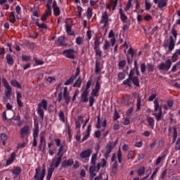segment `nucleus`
Returning <instances> with one entry per match:
<instances>
[{
  "mask_svg": "<svg viewBox=\"0 0 180 180\" xmlns=\"http://www.w3.org/2000/svg\"><path fill=\"white\" fill-rule=\"evenodd\" d=\"M172 36L169 37V39L164 41L163 47L167 49L168 47L169 51H172L175 48V41H176V36H178V31L173 27L171 30Z\"/></svg>",
  "mask_w": 180,
  "mask_h": 180,
  "instance_id": "nucleus-1",
  "label": "nucleus"
},
{
  "mask_svg": "<svg viewBox=\"0 0 180 180\" xmlns=\"http://www.w3.org/2000/svg\"><path fill=\"white\" fill-rule=\"evenodd\" d=\"M61 161L62 160L60 159H58L57 158H54L53 159H52L50 165L51 167L48 169L46 180L51 179V176H53V172H54V169H56V168H58V167L61 164Z\"/></svg>",
  "mask_w": 180,
  "mask_h": 180,
  "instance_id": "nucleus-2",
  "label": "nucleus"
},
{
  "mask_svg": "<svg viewBox=\"0 0 180 180\" xmlns=\"http://www.w3.org/2000/svg\"><path fill=\"white\" fill-rule=\"evenodd\" d=\"M154 110L155 112L153 116H155L157 122H160L162 119V107L160 105L158 100L154 101Z\"/></svg>",
  "mask_w": 180,
  "mask_h": 180,
  "instance_id": "nucleus-3",
  "label": "nucleus"
},
{
  "mask_svg": "<svg viewBox=\"0 0 180 180\" xmlns=\"http://www.w3.org/2000/svg\"><path fill=\"white\" fill-rule=\"evenodd\" d=\"M44 110H47V100L42 99L37 108V112L42 120H44Z\"/></svg>",
  "mask_w": 180,
  "mask_h": 180,
  "instance_id": "nucleus-4",
  "label": "nucleus"
},
{
  "mask_svg": "<svg viewBox=\"0 0 180 180\" xmlns=\"http://www.w3.org/2000/svg\"><path fill=\"white\" fill-rule=\"evenodd\" d=\"M91 154H92V149L91 148H88L85 150L82 151L79 154L80 161L84 163L88 162V161H89V157H91Z\"/></svg>",
  "mask_w": 180,
  "mask_h": 180,
  "instance_id": "nucleus-5",
  "label": "nucleus"
},
{
  "mask_svg": "<svg viewBox=\"0 0 180 180\" xmlns=\"http://www.w3.org/2000/svg\"><path fill=\"white\" fill-rule=\"evenodd\" d=\"M46 176V169L41 170L40 167L35 169V174L34 176V180H44Z\"/></svg>",
  "mask_w": 180,
  "mask_h": 180,
  "instance_id": "nucleus-6",
  "label": "nucleus"
},
{
  "mask_svg": "<svg viewBox=\"0 0 180 180\" xmlns=\"http://www.w3.org/2000/svg\"><path fill=\"white\" fill-rule=\"evenodd\" d=\"M2 84L5 88L4 94L6 98H9L12 95V86L8 82V80L5 77L2 78Z\"/></svg>",
  "mask_w": 180,
  "mask_h": 180,
  "instance_id": "nucleus-7",
  "label": "nucleus"
},
{
  "mask_svg": "<svg viewBox=\"0 0 180 180\" xmlns=\"http://www.w3.org/2000/svg\"><path fill=\"white\" fill-rule=\"evenodd\" d=\"M171 65H172V61L171 59H167L165 63H161L158 65V68L160 71H169Z\"/></svg>",
  "mask_w": 180,
  "mask_h": 180,
  "instance_id": "nucleus-8",
  "label": "nucleus"
},
{
  "mask_svg": "<svg viewBox=\"0 0 180 180\" xmlns=\"http://www.w3.org/2000/svg\"><path fill=\"white\" fill-rule=\"evenodd\" d=\"M134 74H136V70L134 69H131L129 74V78H131L133 79V84L136 85L138 88L140 86V79H139V77L134 76Z\"/></svg>",
  "mask_w": 180,
  "mask_h": 180,
  "instance_id": "nucleus-9",
  "label": "nucleus"
},
{
  "mask_svg": "<svg viewBox=\"0 0 180 180\" xmlns=\"http://www.w3.org/2000/svg\"><path fill=\"white\" fill-rule=\"evenodd\" d=\"M63 54L65 56V57H66V58L74 60L75 58V49H65L63 51Z\"/></svg>",
  "mask_w": 180,
  "mask_h": 180,
  "instance_id": "nucleus-10",
  "label": "nucleus"
},
{
  "mask_svg": "<svg viewBox=\"0 0 180 180\" xmlns=\"http://www.w3.org/2000/svg\"><path fill=\"white\" fill-rule=\"evenodd\" d=\"M30 131V127L29 125H25L20 131V136L21 139H25L29 136Z\"/></svg>",
  "mask_w": 180,
  "mask_h": 180,
  "instance_id": "nucleus-11",
  "label": "nucleus"
},
{
  "mask_svg": "<svg viewBox=\"0 0 180 180\" xmlns=\"http://www.w3.org/2000/svg\"><path fill=\"white\" fill-rule=\"evenodd\" d=\"M46 8L47 9L41 18V20H42V22H45V20H47L49 16H51V5L46 4Z\"/></svg>",
  "mask_w": 180,
  "mask_h": 180,
  "instance_id": "nucleus-12",
  "label": "nucleus"
},
{
  "mask_svg": "<svg viewBox=\"0 0 180 180\" xmlns=\"http://www.w3.org/2000/svg\"><path fill=\"white\" fill-rule=\"evenodd\" d=\"M100 23L103 25V27L108 26V23H109V15L108 14V11L103 13Z\"/></svg>",
  "mask_w": 180,
  "mask_h": 180,
  "instance_id": "nucleus-13",
  "label": "nucleus"
},
{
  "mask_svg": "<svg viewBox=\"0 0 180 180\" xmlns=\"http://www.w3.org/2000/svg\"><path fill=\"white\" fill-rule=\"evenodd\" d=\"M63 98L66 105H68L71 101V97H70V91H68V87L65 86L63 90Z\"/></svg>",
  "mask_w": 180,
  "mask_h": 180,
  "instance_id": "nucleus-14",
  "label": "nucleus"
},
{
  "mask_svg": "<svg viewBox=\"0 0 180 180\" xmlns=\"http://www.w3.org/2000/svg\"><path fill=\"white\" fill-rule=\"evenodd\" d=\"M98 161V152L96 153H94L91 156V165L90 166L91 170H93L94 168H96V162Z\"/></svg>",
  "mask_w": 180,
  "mask_h": 180,
  "instance_id": "nucleus-15",
  "label": "nucleus"
},
{
  "mask_svg": "<svg viewBox=\"0 0 180 180\" xmlns=\"http://www.w3.org/2000/svg\"><path fill=\"white\" fill-rule=\"evenodd\" d=\"M99 91H101V84H99V82H96L95 88L92 89L91 95L93 98H95V96H98V94L99 93Z\"/></svg>",
  "mask_w": 180,
  "mask_h": 180,
  "instance_id": "nucleus-16",
  "label": "nucleus"
},
{
  "mask_svg": "<svg viewBox=\"0 0 180 180\" xmlns=\"http://www.w3.org/2000/svg\"><path fill=\"white\" fill-rule=\"evenodd\" d=\"M167 155H168V152L167 150H165L162 154L161 156H159L157 160H156V162H155V165H158L160 164H161L162 161H164V160H165Z\"/></svg>",
  "mask_w": 180,
  "mask_h": 180,
  "instance_id": "nucleus-17",
  "label": "nucleus"
},
{
  "mask_svg": "<svg viewBox=\"0 0 180 180\" xmlns=\"http://www.w3.org/2000/svg\"><path fill=\"white\" fill-rule=\"evenodd\" d=\"M91 131H92V125L89 124L87 127L86 134L82 139V143H84V141H86V140L89 139V136H91Z\"/></svg>",
  "mask_w": 180,
  "mask_h": 180,
  "instance_id": "nucleus-18",
  "label": "nucleus"
},
{
  "mask_svg": "<svg viewBox=\"0 0 180 180\" xmlns=\"http://www.w3.org/2000/svg\"><path fill=\"white\" fill-rule=\"evenodd\" d=\"M89 95V92L83 91L81 94L80 102H82V103H86V102L89 101V98H88Z\"/></svg>",
  "mask_w": 180,
  "mask_h": 180,
  "instance_id": "nucleus-19",
  "label": "nucleus"
},
{
  "mask_svg": "<svg viewBox=\"0 0 180 180\" xmlns=\"http://www.w3.org/2000/svg\"><path fill=\"white\" fill-rule=\"evenodd\" d=\"M153 2L158 5V7L160 8V9H162V8L167 6V0H153Z\"/></svg>",
  "mask_w": 180,
  "mask_h": 180,
  "instance_id": "nucleus-20",
  "label": "nucleus"
},
{
  "mask_svg": "<svg viewBox=\"0 0 180 180\" xmlns=\"http://www.w3.org/2000/svg\"><path fill=\"white\" fill-rule=\"evenodd\" d=\"M39 139H40V142L39 144H41L42 146H44V148H46V132L42 131L39 134Z\"/></svg>",
  "mask_w": 180,
  "mask_h": 180,
  "instance_id": "nucleus-21",
  "label": "nucleus"
},
{
  "mask_svg": "<svg viewBox=\"0 0 180 180\" xmlns=\"http://www.w3.org/2000/svg\"><path fill=\"white\" fill-rule=\"evenodd\" d=\"M72 164H74V160L69 159L68 160H64L61 164V167L63 168H67V167H71Z\"/></svg>",
  "mask_w": 180,
  "mask_h": 180,
  "instance_id": "nucleus-22",
  "label": "nucleus"
},
{
  "mask_svg": "<svg viewBox=\"0 0 180 180\" xmlns=\"http://www.w3.org/2000/svg\"><path fill=\"white\" fill-rule=\"evenodd\" d=\"M16 95H17V103L19 108H23V103L22 102V93L20 91H16Z\"/></svg>",
  "mask_w": 180,
  "mask_h": 180,
  "instance_id": "nucleus-23",
  "label": "nucleus"
},
{
  "mask_svg": "<svg viewBox=\"0 0 180 180\" xmlns=\"http://www.w3.org/2000/svg\"><path fill=\"white\" fill-rule=\"evenodd\" d=\"M108 37L111 38L110 43L111 46L113 47V46H115V44L116 43V38H115V32H113L112 30L110 31L108 34Z\"/></svg>",
  "mask_w": 180,
  "mask_h": 180,
  "instance_id": "nucleus-24",
  "label": "nucleus"
},
{
  "mask_svg": "<svg viewBox=\"0 0 180 180\" xmlns=\"http://www.w3.org/2000/svg\"><path fill=\"white\" fill-rule=\"evenodd\" d=\"M115 148V145H113V142L109 141L105 146V153H112V150Z\"/></svg>",
  "mask_w": 180,
  "mask_h": 180,
  "instance_id": "nucleus-25",
  "label": "nucleus"
},
{
  "mask_svg": "<svg viewBox=\"0 0 180 180\" xmlns=\"http://www.w3.org/2000/svg\"><path fill=\"white\" fill-rule=\"evenodd\" d=\"M100 170V165H97L96 167H94L92 170H91V167H89V172H90V176L91 178H94V176H96V173H95V171L99 172Z\"/></svg>",
  "mask_w": 180,
  "mask_h": 180,
  "instance_id": "nucleus-26",
  "label": "nucleus"
},
{
  "mask_svg": "<svg viewBox=\"0 0 180 180\" xmlns=\"http://www.w3.org/2000/svg\"><path fill=\"white\" fill-rule=\"evenodd\" d=\"M119 12H120V19L122 20V22L126 23V21L127 20V15H126V14L123 11V9L122 8H120Z\"/></svg>",
  "mask_w": 180,
  "mask_h": 180,
  "instance_id": "nucleus-27",
  "label": "nucleus"
},
{
  "mask_svg": "<svg viewBox=\"0 0 180 180\" xmlns=\"http://www.w3.org/2000/svg\"><path fill=\"white\" fill-rule=\"evenodd\" d=\"M6 59L8 65H13V64L15 63V60L13 59V57L11 56V55L9 53L6 55Z\"/></svg>",
  "mask_w": 180,
  "mask_h": 180,
  "instance_id": "nucleus-28",
  "label": "nucleus"
},
{
  "mask_svg": "<svg viewBox=\"0 0 180 180\" xmlns=\"http://www.w3.org/2000/svg\"><path fill=\"white\" fill-rule=\"evenodd\" d=\"M146 120L149 126L150 127V129H154V123H155L154 118H153V117H150L149 115H148L146 116Z\"/></svg>",
  "mask_w": 180,
  "mask_h": 180,
  "instance_id": "nucleus-29",
  "label": "nucleus"
},
{
  "mask_svg": "<svg viewBox=\"0 0 180 180\" xmlns=\"http://www.w3.org/2000/svg\"><path fill=\"white\" fill-rule=\"evenodd\" d=\"M15 158H16V153L13 152L11 153V157L8 158V160L6 162V165H11L15 161Z\"/></svg>",
  "mask_w": 180,
  "mask_h": 180,
  "instance_id": "nucleus-30",
  "label": "nucleus"
},
{
  "mask_svg": "<svg viewBox=\"0 0 180 180\" xmlns=\"http://www.w3.org/2000/svg\"><path fill=\"white\" fill-rule=\"evenodd\" d=\"M140 110H141V98L139 95L136 101V112H140Z\"/></svg>",
  "mask_w": 180,
  "mask_h": 180,
  "instance_id": "nucleus-31",
  "label": "nucleus"
},
{
  "mask_svg": "<svg viewBox=\"0 0 180 180\" xmlns=\"http://www.w3.org/2000/svg\"><path fill=\"white\" fill-rule=\"evenodd\" d=\"M11 84L15 88H20V89H22V84H20V83H19L16 79L11 80Z\"/></svg>",
  "mask_w": 180,
  "mask_h": 180,
  "instance_id": "nucleus-32",
  "label": "nucleus"
},
{
  "mask_svg": "<svg viewBox=\"0 0 180 180\" xmlns=\"http://www.w3.org/2000/svg\"><path fill=\"white\" fill-rule=\"evenodd\" d=\"M58 43L59 46H68L65 43V37H60L58 39Z\"/></svg>",
  "mask_w": 180,
  "mask_h": 180,
  "instance_id": "nucleus-33",
  "label": "nucleus"
},
{
  "mask_svg": "<svg viewBox=\"0 0 180 180\" xmlns=\"http://www.w3.org/2000/svg\"><path fill=\"white\" fill-rule=\"evenodd\" d=\"M99 46H101V38L96 36L94 39V49L100 48Z\"/></svg>",
  "mask_w": 180,
  "mask_h": 180,
  "instance_id": "nucleus-34",
  "label": "nucleus"
},
{
  "mask_svg": "<svg viewBox=\"0 0 180 180\" xmlns=\"http://www.w3.org/2000/svg\"><path fill=\"white\" fill-rule=\"evenodd\" d=\"M146 172V167L144 166H141L138 170L137 174L139 176H143Z\"/></svg>",
  "mask_w": 180,
  "mask_h": 180,
  "instance_id": "nucleus-35",
  "label": "nucleus"
},
{
  "mask_svg": "<svg viewBox=\"0 0 180 180\" xmlns=\"http://www.w3.org/2000/svg\"><path fill=\"white\" fill-rule=\"evenodd\" d=\"M133 82V79L128 77L127 79H125L122 84L123 85H127L129 87H131V83Z\"/></svg>",
  "mask_w": 180,
  "mask_h": 180,
  "instance_id": "nucleus-36",
  "label": "nucleus"
},
{
  "mask_svg": "<svg viewBox=\"0 0 180 180\" xmlns=\"http://www.w3.org/2000/svg\"><path fill=\"white\" fill-rule=\"evenodd\" d=\"M127 62L125 60H120L118 63V68L119 70H123L124 67H126Z\"/></svg>",
  "mask_w": 180,
  "mask_h": 180,
  "instance_id": "nucleus-37",
  "label": "nucleus"
},
{
  "mask_svg": "<svg viewBox=\"0 0 180 180\" xmlns=\"http://www.w3.org/2000/svg\"><path fill=\"white\" fill-rule=\"evenodd\" d=\"M101 70H102V68H101V63H99V61L96 60V61L95 72H96V74H99V72H101Z\"/></svg>",
  "mask_w": 180,
  "mask_h": 180,
  "instance_id": "nucleus-38",
  "label": "nucleus"
},
{
  "mask_svg": "<svg viewBox=\"0 0 180 180\" xmlns=\"http://www.w3.org/2000/svg\"><path fill=\"white\" fill-rule=\"evenodd\" d=\"M11 23H15L16 22V17L15 16V12L12 11L9 14Z\"/></svg>",
  "mask_w": 180,
  "mask_h": 180,
  "instance_id": "nucleus-39",
  "label": "nucleus"
},
{
  "mask_svg": "<svg viewBox=\"0 0 180 180\" xmlns=\"http://www.w3.org/2000/svg\"><path fill=\"white\" fill-rule=\"evenodd\" d=\"M76 43L78 46H82L84 44V37H77L76 38Z\"/></svg>",
  "mask_w": 180,
  "mask_h": 180,
  "instance_id": "nucleus-40",
  "label": "nucleus"
},
{
  "mask_svg": "<svg viewBox=\"0 0 180 180\" xmlns=\"http://www.w3.org/2000/svg\"><path fill=\"white\" fill-rule=\"evenodd\" d=\"M135 155H134V150H130L127 155V160H134Z\"/></svg>",
  "mask_w": 180,
  "mask_h": 180,
  "instance_id": "nucleus-41",
  "label": "nucleus"
},
{
  "mask_svg": "<svg viewBox=\"0 0 180 180\" xmlns=\"http://www.w3.org/2000/svg\"><path fill=\"white\" fill-rule=\"evenodd\" d=\"M109 47H110V42L108 40H105L103 45V50L104 51H106V50H108V49H109Z\"/></svg>",
  "mask_w": 180,
  "mask_h": 180,
  "instance_id": "nucleus-42",
  "label": "nucleus"
},
{
  "mask_svg": "<svg viewBox=\"0 0 180 180\" xmlns=\"http://www.w3.org/2000/svg\"><path fill=\"white\" fill-rule=\"evenodd\" d=\"M39 137V126L34 127L33 130V139H37Z\"/></svg>",
  "mask_w": 180,
  "mask_h": 180,
  "instance_id": "nucleus-43",
  "label": "nucleus"
},
{
  "mask_svg": "<svg viewBox=\"0 0 180 180\" xmlns=\"http://www.w3.org/2000/svg\"><path fill=\"white\" fill-rule=\"evenodd\" d=\"M33 61H34L36 65H43L44 64V61L34 57L33 58Z\"/></svg>",
  "mask_w": 180,
  "mask_h": 180,
  "instance_id": "nucleus-44",
  "label": "nucleus"
},
{
  "mask_svg": "<svg viewBox=\"0 0 180 180\" xmlns=\"http://www.w3.org/2000/svg\"><path fill=\"white\" fill-rule=\"evenodd\" d=\"M106 164H108V161H106V159L103 158L101 162L97 163V165H100L101 169V167L102 168H105V167H106Z\"/></svg>",
  "mask_w": 180,
  "mask_h": 180,
  "instance_id": "nucleus-45",
  "label": "nucleus"
},
{
  "mask_svg": "<svg viewBox=\"0 0 180 180\" xmlns=\"http://www.w3.org/2000/svg\"><path fill=\"white\" fill-rule=\"evenodd\" d=\"M82 84V80L81 79V77H79L77 80L74 84L73 86L77 88H80L81 84Z\"/></svg>",
  "mask_w": 180,
  "mask_h": 180,
  "instance_id": "nucleus-46",
  "label": "nucleus"
},
{
  "mask_svg": "<svg viewBox=\"0 0 180 180\" xmlns=\"http://www.w3.org/2000/svg\"><path fill=\"white\" fill-rule=\"evenodd\" d=\"M147 68L148 72H153L154 70H155V68L153 65V63H147Z\"/></svg>",
  "mask_w": 180,
  "mask_h": 180,
  "instance_id": "nucleus-47",
  "label": "nucleus"
},
{
  "mask_svg": "<svg viewBox=\"0 0 180 180\" xmlns=\"http://www.w3.org/2000/svg\"><path fill=\"white\" fill-rule=\"evenodd\" d=\"M74 79H75L74 75L71 76L70 79L65 82L64 85H71V84L74 82Z\"/></svg>",
  "mask_w": 180,
  "mask_h": 180,
  "instance_id": "nucleus-48",
  "label": "nucleus"
},
{
  "mask_svg": "<svg viewBox=\"0 0 180 180\" xmlns=\"http://www.w3.org/2000/svg\"><path fill=\"white\" fill-rule=\"evenodd\" d=\"M13 174H14V175H19V174H20L22 172V169L19 167H16L13 171H12Z\"/></svg>",
  "mask_w": 180,
  "mask_h": 180,
  "instance_id": "nucleus-49",
  "label": "nucleus"
},
{
  "mask_svg": "<svg viewBox=\"0 0 180 180\" xmlns=\"http://www.w3.org/2000/svg\"><path fill=\"white\" fill-rule=\"evenodd\" d=\"M92 85V80H89L86 84V88L84 90L85 92L89 93V89L91 88V86Z\"/></svg>",
  "mask_w": 180,
  "mask_h": 180,
  "instance_id": "nucleus-50",
  "label": "nucleus"
},
{
  "mask_svg": "<svg viewBox=\"0 0 180 180\" xmlns=\"http://www.w3.org/2000/svg\"><path fill=\"white\" fill-rule=\"evenodd\" d=\"M173 143L176 141V137H178V131H176V127L173 128Z\"/></svg>",
  "mask_w": 180,
  "mask_h": 180,
  "instance_id": "nucleus-51",
  "label": "nucleus"
},
{
  "mask_svg": "<svg viewBox=\"0 0 180 180\" xmlns=\"http://www.w3.org/2000/svg\"><path fill=\"white\" fill-rule=\"evenodd\" d=\"M61 12L60 11V7H55L53 8V15L55 16H60Z\"/></svg>",
  "mask_w": 180,
  "mask_h": 180,
  "instance_id": "nucleus-52",
  "label": "nucleus"
},
{
  "mask_svg": "<svg viewBox=\"0 0 180 180\" xmlns=\"http://www.w3.org/2000/svg\"><path fill=\"white\" fill-rule=\"evenodd\" d=\"M133 0H128V2H127V6H126V7L124 8V11L125 12H127V11H129L130 10V8H131V1H132Z\"/></svg>",
  "mask_w": 180,
  "mask_h": 180,
  "instance_id": "nucleus-53",
  "label": "nucleus"
},
{
  "mask_svg": "<svg viewBox=\"0 0 180 180\" xmlns=\"http://www.w3.org/2000/svg\"><path fill=\"white\" fill-rule=\"evenodd\" d=\"M59 118L61 122H65V115L64 114V112L60 111L59 112Z\"/></svg>",
  "mask_w": 180,
  "mask_h": 180,
  "instance_id": "nucleus-54",
  "label": "nucleus"
},
{
  "mask_svg": "<svg viewBox=\"0 0 180 180\" xmlns=\"http://www.w3.org/2000/svg\"><path fill=\"white\" fill-rule=\"evenodd\" d=\"M102 176H107V178L104 180H108V174L102 173H100L99 175L94 179V180H102Z\"/></svg>",
  "mask_w": 180,
  "mask_h": 180,
  "instance_id": "nucleus-55",
  "label": "nucleus"
},
{
  "mask_svg": "<svg viewBox=\"0 0 180 180\" xmlns=\"http://www.w3.org/2000/svg\"><path fill=\"white\" fill-rule=\"evenodd\" d=\"M86 18L87 19H91L92 18V8H89L86 11Z\"/></svg>",
  "mask_w": 180,
  "mask_h": 180,
  "instance_id": "nucleus-56",
  "label": "nucleus"
},
{
  "mask_svg": "<svg viewBox=\"0 0 180 180\" xmlns=\"http://www.w3.org/2000/svg\"><path fill=\"white\" fill-rule=\"evenodd\" d=\"M110 4H111V8H112V11H115V9H116V6H117V0H115V1L111 0Z\"/></svg>",
  "mask_w": 180,
  "mask_h": 180,
  "instance_id": "nucleus-57",
  "label": "nucleus"
},
{
  "mask_svg": "<svg viewBox=\"0 0 180 180\" xmlns=\"http://www.w3.org/2000/svg\"><path fill=\"white\" fill-rule=\"evenodd\" d=\"M136 51H134V49H133V48H130L127 53L128 54H129V56H131V58H133V57H134V54H136Z\"/></svg>",
  "mask_w": 180,
  "mask_h": 180,
  "instance_id": "nucleus-58",
  "label": "nucleus"
},
{
  "mask_svg": "<svg viewBox=\"0 0 180 180\" xmlns=\"http://www.w3.org/2000/svg\"><path fill=\"white\" fill-rule=\"evenodd\" d=\"M94 50L96 51V56L102 57V51L101 50V48H94Z\"/></svg>",
  "mask_w": 180,
  "mask_h": 180,
  "instance_id": "nucleus-59",
  "label": "nucleus"
},
{
  "mask_svg": "<svg viewBox=\"0 0 180 180\" xmlns=\"http://www.w3.org/2000/svg\"><path fill=\"white\" fill-rule=\"evenodd\" d=\"M117 119H120V115L117 112V110H115L113 115V120L116 121Z\"/></svg>",
  "mask_w": 180,
  "mask_h": 180,
  "instance_id": "nucleus-60",
  "label": "nucleus"
},
{
  "mask_svg": "<svg viewBox=\"0 0 180 180\" xmlns=\"http://www.w3.org/2000/svg\"><path fill=\"white\" fill-rule=\"evenodd\" d=\"M147 70V66L146 65V63H141V72L142 74H144Z\"/></svg>",
  "mask_w": 180,
  "mask_h": 180,
  "instance_id": "nucleus-61",
  "label": "nucleus"
},
{
  "mask_svg": "<svg viewBox=\"0 0 180 180\" xmlns=\"http://www.w3.org/2000/svg\"><path fill=\"white\" fill-rule=\"evenodd\" d=\"M22 61H30L32 60V57L27 55H22Z\"/></svg>",
  "mask_w": 180,
  "mask_h": 180,
  "instance_id": "nucleus-62",
  "label": "nucleus"
},
{
  "mask_svg": "<svg viewBox=\"0 0 180 180\" xmlns=\"http://www.w3.org/2000/svg\"><path fill=\"white\" fill-rule=\"evenodd\" d=\"M174 148L179 151L180 150V137L177 139Z\"/></svg>",
  "mask_w": 180,
  "mask_h": 180,
  "instance_id": "nucleus-63",
  "label": "nucleus"
},
{
  "mask_svg": "<svg viewBox=\"0 0 180 180\" xmlns=\"http://www.w3.org/2000/svg\"><path fill=\"white\" fill-rule=\"evenodd\" d=\"M37 26L39 27L40 29H46L47 27V25L44 23H39V22H36Z\"/></svg>",
  "mask_w": 180,
  "mask_h": 180,
  "instance_id": "nucleus-64",
  "label": "nucleus"
}]
</instances>
